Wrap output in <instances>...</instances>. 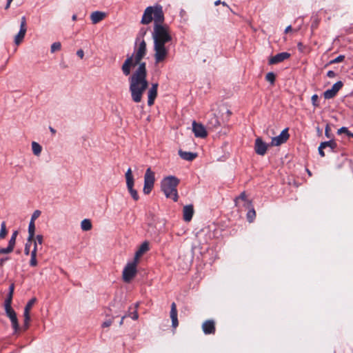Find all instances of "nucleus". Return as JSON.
<instances>
[{
  "label": "nucleus",
  "mask_w": 353,
  "mask_h": 353,
  "mask_svg": "<svg viewBox=\"0 0 353 353\" xmlns=\"http://www.w3.org/2000/svg\"><path fill=\"white\" fill-rule=\"evenodd\" d=\"M154 21L152 39L154 41V58L156 64L166 60L169 55L168 43L172 38L169 27L164 25V14L162 6H148L144 10L141 23L148 25Z\"/></svg>",
  "instance_id": "f257e3e1"
},
{
  "label": "nucleus",
  "mask_w": 353,
  "mask_h": 353,
  "mask_svg": "<svg viewBox=\"0 0 353 353\" xmlns=\"http://www.w3.org/2000/svg\"><path fill=\"white\" fill-rule=\"evenodd\" d=\"M146 43L143 39L136 46L134 53L128 56L124 61L121 70L125 76L130 74L131 67L138 65L137 69L133 72L129 79L130 91L132 99L135 103L141 101L142 96L148 87L147 81L146 63L141 62L146 55Z\"/></svg>",
  "instance_id": "f03ea898"
},
{
  "label": "nucleus",
  "mask_w": 353,
  "mask_h": 353,
  "mask_svg": "<svg viewBox=\"0 0 353 353\" xmlns=\"http://www.w3.org/2000/svg\"><path fill=\"white\" fill-rule=\"evenodd\" d=\"M179 183V180L174 176L165 177L162 180L161 190L167 198L172 199L174 201H177L178 192L176 187Z\"/></svg>",
  "instance_id": "7ed1b4c3"
},
{
  "label": "nucleus",
  "mask_w": 353,
  "mask_h": 353,
  "mask_svg": "<svg viewBox=\"0 0 353 353\" xmlns=\"http://www.w3.org/2000/svg\"><path fill=\"white\" fill-rule=\"evenodd\" d=\"M125 177L126 180V186L129 193L135 201H138L139 199V196L137 191L134 188V179L131 168L128 169L125 174Z\"/></svg>",
  "instance_id": "20e7f679"
},
{
  "label": "nucleus",
  "mask_w": 353,
  "mask_h": 353,
  "mask_svg": "<svg viewBox=\"0 0 353 353\" xmlns=\"http://www.w3.org/2000/svg\"><path fill=\"white\" fill-rule=\"evenodd\" d=\"M154 172L150 168H148L144 175V185L143 191L145 194H149L151 192L154 187Z\"/></svg>",
  "instance_id": "39448f33"
},
{
  "label": "nucleus",
  "mask_w": 353,
  "mask_h": 353,
  "mask_svg": "<svg viewBox=\"0 0 353 353\" xmlns=\"http://www.w3.org/2000/svg\"><path fill=\"white\" fill-rule=\"evenodd\" d=\"M138 261H134L128 263L123 271V279L126 283H130L137 274V265Z\"/></svg>",
  "instance_id": "423d86ee"
},
{
  "label": "nucleus",
  "mask_w": 353,
  "mask_h": 353,
  "mask_svg": "<svg viewBox=\"0 0 353 353\" xmlns=\"http://www.w3.org/2000/svg\"><path fill=\"white\" fill-rule=\"evenodd\" d=\"M192 131L194 134V136L198 138H205L208 136L207 130L205 126L199 123L194 121L192 122Z\"/></svg>",
  "instance_id": "0eeeda50"
},
{
  "label": "nucleus",
  "mask_w": 353,
  "mask_h": 353,
  "mask_svg": "<svg viewBox=\"0 0 353 353\" xmlns=\"http://www.w3.org/2000/svg\"><path fill=\"white\" fill-rule=\"evenodd\" d=\"M289 133H288V129L285 128L279 136H276L275 137H273L272 139L271 145L274 146H279L285 142L287 141V140L289 139Z\"/></svg>",
  "instance_id": "6e6552de"
},
{
  "label": "nucleus",
  "mask_w": 353,
  "mask_h": 353,
  "mask_svg": "<svg viewBox=\"0 0 353 353\" xmlns=\"http://www.w3.org/2000/svg\"><path fill=\"white\" fill-rule=\"evenodd\" d=\"M343 83L341 81L335 83L330 89L327 90L323 93V97L325 99H332L336 96L337 92L341 90L343 87Z\"/></svg>",
  "instance_id": "1a4fd4ad"
},
{
  "label": "nucleus",
  "mask_w": 353,
  "mask_h": 353,
  "mask_svg": "<svg viewBox=\"0 0 353 353\" xmlns=\"http://www.w3.org/2000/svg\"><path fill=\"white\" fill-rule=\"evenodd\" d=\"M37 299L35 297L31 299L28 303L26 304L25 309H24V325L26 327V329L28 327L29 322L30 321V312L33 306V305L36 303Z\"/></svg>",
  "instance_id": "9d476101"
},
{
  "label": "nucleus",
  "mask_w": 353,
  "mask_h": 353,
  "mask_svg": "<svg viewBox=\"0 0 353 353\" xmlns=\"http://www.w3.org/2000/svg\"><path fill=\"white\" fill-rule=\"evenodd\" d=\"M268 145L263 141V140L261 138H257L255 140V145H254V150L257 154L263 156L266 153Z\"/></svg>",
  "instance_id": "9b49d317"
},
{
  "label": "nucleus",
  "mask_w": 353,
  "mask_h": 353,
  "mask_svg": "<svg viewBox=\"0 0 353 353\" xmlns=\"http://www.w3.org/2000/svg\"><path fill=\"white\" fill-rule=\"evenodd\" d=\"M291 54L289 52H283L272 57L269 59V64L274 65L281 63L290 57Z\"/></svg>",
  "instance_id": "f8f14e48"
},
{
  "label": "nucleus",
  "mask_w": 353,
  "mask_h": 353,
  "mask_svg": "<svg viewBox=\"0 0 353 353\" xmlns=\"http://www.w3.org/2000/svg\"><path fill=\"white\" fill-rule=\"evenodd\" d=\"M202 330L205 334H214L216 331L214 320H207L202 324Z\"/></svg>",
  "instance_id": "ddd939ff"
},
{
  "label": "nucleus",
  "mask_w": 353,
  "mask_h": 353,
  "mask_svg": "<svg viewBox=\"0 0 353 353\" xmlns=\"http://www.w3.org/2000/svg\"><path fill=\"white\" fill-rule=\"evenodd\" d=\"M157 88H158V83H153V84H152L151 88L148 90V104L149 106H151L154 104V100L157 96Z\"/></svg>",
  "instance_id": "4468645a"
},
{
  "label": "nucleus",
  "mask_w": 353,
  "mask_h": 353,
  "mask_svg": "<svg viewBox=\"0 0 353 353\" xmlns=\"http://www.w3.org/2000/svg\"><path fill=\"white\" fill-rule=\"evenodd\" d=\"M194 214V208L192 205H188L183 207V220L189 222L192 220Z\"/></svg>",
  "instance_id": "2eb2a0df"
},
{
  "label": "nucleus",
  "mask_w": 353,
  "mask_h": 353,
  "mask_svg": "<svg viewBox=\"0 0 353 353\" xmlns=\"http://www.w3.org/2000/svg\"><path fill=\"white\" fill-rule=\"evenodd\" d=\"M170 318L172 319V327L176 328L179 325V321L177 318L176 305L174 302H173L171 305Z\"/></svg>",
  "instance_id": "dca6fc26"
},
{
  "label": "nucleus",
  "mask_w": 353,
  "mask_h": 353,
  "mask_svg": "<svg viewBox=\"0 0 353 353\" xmlns=\"http://www.w3.org/2000/svg\"><path fill=\"white\" fill-rule=\"evenodd\" d=\"M106 17V14L101 11H95L91 13L90 19L93 24H97L103 20Z\"/></svg>",
  "instance_id": "f3484780"
},
{
  "label": "nucleus",
  "mask_w": 353,
  "mask_h": 353,
  "mask_svg": "<svg viewBox=\"0 0 353 353\" xmlns=\"http://www.w3.org/2000/svg\"><path fill=\"white\" fill-rule=\"evenodd\" d=\"M148 250L149 243L148 241H145L140 245L138 250L136 252L134 259L138 261L139 258Z\"/></svg>",
  "instance_id": "a211bd4d"
},
{
  "label": "nucleus",
  "mask_w": 353,
  "mask_h": 353,
  "mask_svg": "<svg viewBox=\"0 0 353 353\" xmlns=\"http://www.w3.org/2000/svg\"><path fill=\"white\" fill-rule=\"evenodd\" d=\"M246 205H248V208H249V210L246 214V217H247L248 221L250 223H252L256 217V212H255L254 209L252 208V206L250 205V202L244 198V208L246 206Z\"/></svg>",
  "instance_id": "6ab92c4d"
},
{
  "label": "nucleus",
  "mask_w": 353,
  "mask_h": 353,
  "mask_svg": "<svg viewBox=\"0 0 353 353\" xmlns=\"http://www.w3.org/2000/svg\"><path fill=\"white\" fill-rule=\"evenodd\" d=\"M207 125L209 129H216L221 125V123L215 114H212L208 120Z\"/></svg>",
  "instance_id": "aec40b11"
},
{
  "label": "nucleus",
  "mask_w": 353,
  "mask_h": 353,
  "mask_svg": "<svg viewBox=\"0 0 353 353\" xmlns=\"http://www.w3.org/2000/svg\"><path fill=\"white\" fill-rule=\"evenodd\" d=\"M179 154L181 157V158H182L184 160H187V161H192L197 157L196 153H193V152H184V151H182L181 150H180L179 151Z\"/></svg>",
  "instance_id": "412c9836"
},
{
  "label": "nucleus",
  "mask_w": 353,
  "mask_h": 353,
  "mask_svg": "<svg viewBox=\"0 0 353 353\" xmlns=\"http://www.w3.org/2000/svg\"><path fill=\"white\" fill-rule=\"evenodd\" d=\"M34 233H35V225L34 222L32 221H30L29 226H28V242H30L31 241H33V239L34 238Z\"/></svg>",
  "instance_id": "4be33fe9"
},
{
  "label": "nucleus",
  "mask_w": 353,
  "mask_h": 353,
  "mask_svg": "<svg viewBox=\"0 0 353 353\" xmlns=\"http://www.w3.org/2000/svg\"><path fill=\"white\" fill-rule=\"evenodd\" d=\"M26 32V30L20 29L19 32L14 38V43L16 45H19L21 43V42L23 41L25 37Z\"/></svg>",
  "instance_id": "5701e85b"
},
{
  "label": "nucleus",
  "mask_w": 353,
  "mask_h": 353,
  "mask_svg": "<svg viewBox=\"0 0 353 353\" xmlns=\"http://www.w3.org/2000/svg\"><path fill=\"white\" fill-rule=\"evenodd\" d=\"M32 150L34 155L39 156L41 152L42 148L38 143L33 141L32 143Z\"/></svg>",
  "instance_id": "b1692460"
},
{
  "label": "nucleus",
  "mask_w": 353,
  "mask_h": 353,
  "mask_svg": "<svg viewBox=\"0 0 353 353\" xmlns=\"http://www.w3.org/2000/svg\"><path fill=\"white\" fill-rule=\"evenodd\" d=\"M336 143L333 140L321 143V148H330L331 150L335 149L336 148Z\"/></svg>",
  "instance_id": "393cba45"
},
{
  "label": "nucleus",
  "mask_w": 353,
  "mask_h": 353,
  "mask_svg": "<svg viewBox=\"0 0 353 353\" xmlns=\"http://www.w3.org/2000/svg\"><path fill=\"white\" fill-rule=\"evenodd\" d=\"M81 227L83 231H88L92 228V223L89 219H85L81 221Z\"/></svg>",
  "instance_id": "a878e982"
},
{
  "label": "nucleus",
  "mask_w": 353,
  "mask_h": 353,
  "mask_svg": "<svg viewBox=\"0 0 353 353\" xmlns=\"http://www.w3.org/2000/svg\"><path fill=\"white\" fill-rule=\"evenodd\" d=\"M7 230L6 222H2L1 224V230H0V239H4L7 235Z\"/></svg>",
  "instance_id": "bb28decb"
},
{
  "label": "nucleus",
  "mask_w": 353,
  "mask_h": 353,
  "mask_svg": "<svg viewBox=\"0 0 353 353\" xmlns=\"http://www.w3.org/2000/svg\"><path fill=\"white\" fill-rule=\"evenodd\" d=\"M30 266L35 267L37 265V254H35V250L31 252V259L30 261Z\"/></svg>",
  "instance_id": "cd10ccee"
},
{
  "label": "nucleus",
  "mask_w": 353,
  "mask_h": 353,
  "mask_svg": "<svg viewBox=\"0 0 353 353\" xmlns=\"http://www.w3.org/2000/svg\"><path fill=\"white\" fill-rule=\"evenodd\" d=\"M5 311L8 317H10L13 315H15L16 313L14 310L12 308L11 305H4Z\"/></svg>",
  "instance_id": "c85d7f7f"
},
{
  "label": "nucleus",
  "mask_w": 353,
  "mask_h": 353,
  "mask_svg": "<svg viewBox=\"0 0 353 353\" xmlns=\"http://www.w3.org/2000/svg\"><path fill=\"white\" fill-rule=\"evenodd\" d=\"M11 322H12V327L14 329L15 331H17L18 330V327H19V324H18V321H17V314L15 315H13L10 317H9Z\"/></svg>",
  "instance_id": "c756f323"
},
{
  "label": "nucleus",
  "mask_w": 353,
  "mask_h": 353,
  "mask_svg": "<svg viewBox=\"0 0 353 353\" xmlns=\"http://www.w3.org/2000/svg\"><path fill=\"white\" fill-rule=\"evenodd\" d=\"M61 45L60 42H54L51 46V52H54L61 50Z\"/></svg>",
  "instance_id": "7c9ffc66"
},
{
  "label": "nucleus",
  "mask_w": 353,
  "mask_h": 353,
  "mask_svg": "<svg viewBox=\"0 0 353 353\" xmlns=\"http://www.w3.org/2000/svg\"><path fill=\"white\" fill-rule=\"evenodd\" d=\"M265 79L270 82L271 83H274L275 81V75L273 72H269L266 74Z\"/></svg>",
  "instance_id": "2f4dec72"
},
{
  "label": "nucleus",
  "mask_w": 353,
  "mask_h": 353,
  "mask_svg": "<svg viewBox=\"0 0 353 353\" xmlns=\"http://www.w3.org/2000/svg\"><path fill=\"white\" fill-rule=\"evenodd\" d=\"M32 242H33V241L28 242V239H27V242L26 243L25 249H24V253L26 255H28L30 254V246L32 244Z\"/></svg>",
  "instance_id": "473e14b6"
},
{
  "label": "nucleus",
  "mask_w": 353,
  "mask_h": 353,
  "mask_svg": "<svg viewBox=\"0 0 353 353\" xmlns=\"http://www.w3.org/2000/svg\"><path fill=\"white\" fill-rule=\"evenodd\" d=\"M12 297H13V293H11V292H8L7 298L5 300L4 305H11L12 304Z\"/></svg>",
  "instance_id": "72a5a7b5"
},
{
  "label": "nucleus",
  "mask_w": 353,
  "mask_h": 353,
  "mask_svg": "<svg viewBox=\"0 0 353 353\" xmlns=\"http://www.w3.org/2000/svg\"><path fill=\"white\" fill-rule=\"evenodd\" d=\"M13 251V249L8 245L6 248H0V254H9Z\"/></svg>",
  "instance_id": "f704fd0d"
},
{
  "label": "nucleus",
  "mask_w": 353,
  "mask_h": 353,
  "mask_svg": "<svg viewBox=\"0 0 353 353\" xmlns=\"http://www.w3.org/2000/svg\"><path fill=\"white\" fill-rule=\"evenodd\" d=\"M345 59V56L344 55H339L336 58H335L334 59L330 61L331 63H340L341 61H343Z\"/></svg>",
  "instance_id": "c9c22d12"
},
{
  "label": "nucleus",
  "mask_w": 353,
  "mask_h": 353,
  "mask_svg": "<svg viewBox=\"0 0 353 353\" xmlns=\"http://www.w3.org/2000/svg\"><path fill=\"white\" fill-rule=\"evenodd\" d=\"M41 211H40V210H35V211L33 212L32 215V217H31V220H30V221H34H34H35L37 218H39V216L41 215Z\"/></svg>",
  "instance_id": "e433bc0d"
},
{
  "label": "nucleus",
  "mask_w": 353,
  "mask_h": 353,
  "mask_svg": "<svg viewBox=\"0 0 353 353\" xmlns=\"http://www.w3.org/2000/svg\"><path fill=\"white\" fill-rule=\"evenodd\" d=\"M127 316L131 317L133 320H137L139 318V314L137 310H134V312L129 313Z\"/></svg>",
  "instance_id": "4c0bfd02"
},
{
  "label": "nucleus",
  "mask_w": 353,
  "mask_h": 353,
  "mask_svg": "<svg viewBox=\"0 0 353 353\" xmlns=\"http://www.w3.org/2000/svg\"><path fill=\"white\" fill-rule=\"evenodd\" d=\"M43 237L41 234H38L36 236L35 240L33 239V241H37V243L41 245L43 243Z\"/></svg>",
  "instance_id": "58836bf2"
},
{
  "label": "nucleus",
  "mask_w": 353,
  "mask_h": 353,
  "mask_svg": "<svg viewBox=\"0 0 353 353\" xmlns=\"http://www.w3.org/2000/svg\"><path fill=\"white\" fill-rule=\"evenodd\" d=\"M20 29H23V30H27V29H26V19L25 17H23L21 18Z\"/></svg>",
  "instance_id": "ea45409f"
},
{
  "label": "nucleus",
  "mask_w": 353,
  "mask_h": 353,
  "mask_svg": "<svg viewBox=\"0 0 353 353\" xmlns=\"http://www.w3.org/2000/svg\"><path fill=\"white\" fill-rule=\"evenodd\" d=\"M15 243H16V239H14V238H10V239L8 242V246H10V248H12L14 250Z\"/></svg>",
  "instance_id": "a19ab883"
},
{
  "label": "nucleus",
  "mask_w": 353,
  "mask_h": 353,
  "mask_svg": "<svg viewBox=\"0 0 353 353\" xmlns=\"http://www.w3.org/2000/svg\"><path fill=\"white\" fill-rule=\"evenodd\" d=\"M112 323V320H110H110H107V321H104L103 323L102 327H108L111 325Z\"/></svg>",
  "instance_id": "79ce46f5"
},
{
  "label": "nucleus",
  "mask_w": 353,
  "mask_h": 353,
  "mask_svg": "<svg viewBox=\"0 0 353 353\" xmlns=\"http://www.w3.org/2000/svg\"><path fill=\"white\" fill-rule=\"evenodd\" d=\"M318 100V96L316 94H314L312 97V104L314 105V106H317V104H316V101Z\"/></svg>",
  "instance_id": "37998d69"
},
{
  "label": "nucleus",
  "mask_w": 353,
  "mask_h": 353,
  "mask_svg": "<svg viewBox=\"0 0 353 353\" xmlns=\"http://www.w3.org/2000/svg\"><path fill=\"white\" fill-rule=\"evenodd\" d=\"M347 132V128L346 127H342L340 129L338 130L337 133L339 134H341L342 133H346Z\"/></svg>",
  "instance_id": "c03bdc74"
},
{
  "label": "nucleus",
  "mask_w": 353,
  "mask_h": 353,
  "mask_svg": "<svg viewBox=\"0 0 353 353\" xmlns=\"http://www.w3.org/2000/svg\"><path fill=\"white\" fill-rule=\"evenodd\" d=\"M325 148H321V143L320 144L319 147V154L323 157H325V152L323 151V150L325 149Z\"/></svg>",
  "instance_id": "a18cd8bd"
},
{
  "label": "nucleus",
  "mask_w": 353,
  "mask_h": 353,
  "mask_svg": "<svg viewBox=\"0 0 353 353\" xmlns=\"http://www.w3.org/2000/svg\"><path fill=\"white\" fill-rule=\"evenodd\" d=\"M77 54L78 57H79L81 59H83V56H84V52H83V50L80 49L79 50H77Z\"/></svg>",
  "instance_id": "49530a36"
},
{
  "label": "nucleus",
  "mask_w": 353,
  "mask_h": 353,
  "mask_svg": "<svg viewBox=\"0 0 353 353\" xmlns=\"http://www.w3.org/2000/svg\"><path fill=\"white\" fill-rule=\"evenodd\" d=\"M327 75L330 78H334L336 75L335 72L332 70H329L327 73Z\"/></svg>",
  "instance_id": "de8ad7c7"
},
{
  "label": "nucleus",
  "mask_w": 353,
  "mask_h": 353,
  "mask_svg": "<svg viewBox=\"0 0 353 353\" xmlns=\"http://www.w3.org/2000/svg\"><path fill=\"white\" fill-rule=\"evenodd\" d=\"M330 130V128L328 125H326L325 130V134L327 138H330L329 132Z\"/></svg>",
  "instance_id": "09e8293b"
},
{
  "label": "nucleus",
  "mask_w": 353,
  "mask_h": 353,
  "mask_svg": "<svg viewBox=\"0 0 353 353\" xmlns=\"http://www.w3.org/2000/svg\"><path fill=\"white\" fill-rule=\"evenodd\" d=\"M7 260H8V257L0 259V268L3 265L5 261H6Z\"/></svg>",
  "instance_id": "8fccbe9b"
},
{
  "label": "nucleus",
  "mask_w": 353,
  "mask_h": 353,
  "mask_svg": "<svg viewBox=\"0 0 353 353\" xmlns=\"http://www.w3.org/2000/svg\"><path fill=\"white\" fill-rule=\"evenodd\" d=\"M146 32H147V30L145 28H141L139 32V34H141L142 36V37H143L145 36V34H146Z\"/></svg>",
  "instance_id": "3c124183"
},
{
  "label": "nucleus",
  "mask_w": 353,
  "mask_h": 353,
  "mask_svg": "<svg viewBox=\"0 0 353 353\" xmlns=\"http://www.w3.org/2000/svg\"><path fill=\"white\" fill-rule=\"evenodd\" d=\"M14 284L12 283L9 287V292L14 293Z\"/></svg>",
  "instance_id": "603ef678"
},
{
  "label": "nucleus",
  "mask_w": 353,
  "mask_h": 353,
  "mask_svg": "<svg viewBox=\"0 0 353 353\" xmlns=\"http://www.w3.org/2000/svg\"><path fill=\"white\" fill-rule=\"evenodd\" d=\"M243 201V193H241L239 196L236 199L235 201L239 202V201Z\"/></svg>",
  "instance_id": "864d4df0"
},
{
  "label": "nucleus",
  "mask_w": 353,
  "mask_h": 353,
  "mask_svg": "<svg viewBox=\"0 0 353 353\" xmlns=\"http://www.w3.org/2000/svg\"><path fill=\"white\" fill-rule=\"evenodd\" d=\"M32 243L34 244V248H33L32 250H35V254H37V241H33Z\"/></svg>",
  "instance_id": "5fc2aeb1"
},
{
  "label": "nucleus",
  "mask_w": 353,
  "mask_h": 353,
  "mask_svg": "<svg viewBox=\"0 0 353 353\" xmlns=\"http://www.w3.org/2000/svg\"><path fill=\"white\" fill-rule=\"evenodd\" d=\"M17 234H18V232L17 231H14L12 233L11 238H14V239H16L17 236Z\"/></svg>",
  "instance_id": "6e6d98bb"
},
{
  "label": "nucleus",
  "mask_w": 353,
  "mask_h": 353,
  "mask_svg": "<svg viewBox=\"0 0 353 353\" xmlns=\"http://www.w3.org/2000/svg\"><path fill=\"white\" fill-rule=\"evenodd\" d=\"M291 30H292V26H288V27H286V28H285V33H288V32H289Z\"/></svg>",
  "instance_id": "4d7b16f0"
},
{
  "label": "nucleus",
  "mask_w": 353,
  "mask_h": 353,
  "mask_svg": "<svg viewBox=\"0 0 353 353\" xmlns=\"http://www.w3.org/2000/svg\"><path fill=\"white\" fill-rule=\"evenodd\" d=\"M221 3V1L220 0H218L215 2V5L217 6L219 4ZM222 4L225 6H227L226 3L225 2H222Z\"/></svg>",
  "instance_id": "13d9d810"
},
{
  "label": "nucleus",
  "mask_w": 353,
  "mask_h": 353,
  "mask_svg": "<svg viewBox=\"0 0 353 353\" xmlns=\"http://www.w3.org/2000/svg\"><path fill=\"white\" fill-rule=\"evenodd\" d=\"M13 0H8L7 4H6V9H8L10 7V3H11V2Z\"/></svg>",
  "instance_id": "bf43d9fd"
},
{
  "label": "nucleus",
  "mask_w": 353,
  "mask_h": 353,
  "mask_svg": "<svg viewBox=\"0 0 353 353\" xmlns=\"http://www.w3.org/2000/svg\"><path fill=\"white\" fill-rule=\"evenodd\" d=\"M126 316H127V315H124V316H122V318H121V321H120V323H119V325H123V320H124V319H125Z\"/></svg>",
  "instance_id": "052dcab7"
},
{
  "label": "nucleus",
  "mask_w": 353,
  "mask_h": 353,
  "mask_svg": "<svg viewBox=\"0 0 353 353\" xmlns=\"http://www.w3.org/2000/svg\"><path fill=\"white\" fill-rule=\"evenodd\" d=\"M50 130L52 134H54L56 132L55 130L52 127H50Z\"/></svg>",
  "instance_id": "680f3d73"
},
{
  "label": "nucleus",
  "mask_w": 353,
  "mask_h": 353,
  "mask_svg": "<svg viewBox=\"0 0 353 353\" xmlns=\"http://www.w3.org/2000/svg\"><path fill=\"white\" fill-rule=\"evenodd\" d=\"M139 305V303H135V305H134V310L137 311V308H138Z\"/></svg>",
  "instance_id": "e2e57ef3"
},
{
  "label": "nucleus",
  "mask_w": 353,
  "mask_h": 353,
  "mask_svg": "<svg viewBox=\"0 0 353 353\" xmlns=\"http://www.w3.org/2000/svg\"><path fill=\"white\" fill-rule=\"evenodd\" d=\"M348 137H351V134H352L353 133L350 132L348 130H347V132L345 133Z\"/></svg>",
  "instance_id": "0e129e2a"
},
{
  "label": "nucleus",
  "mask_w": 353,
  "mask_h": 353,
  "mask_svg": "<svg viewBox=\"0 0 353 353\" xmlns=\"http://www.w3.org/2000/svg\"><path fill=\"white\" fill-rule=\"evenodd\" d=\"M72 19L73 21L77 20V15L76 14H73L72 17Z\"/></svg>",
  "instance_id": "69168bd1"
},
{
  "label": "nucleus",
  "mask_w": 353,
  "mask_h": 353,
  "mask_svg": "<svg viewBox=\"0 0 353 353\" xmlns=\"http://www.w3.org/2000/svg\"><path fill=\"white\" fill-rule=\"evenodd\" d=\"M307 172L310 175H311V172H310V170H307Z\"/></svg>",
  "instance_id": "338daca9"
},
{
  "label": "nucleus",
  "mask_w": 353,
  "mask_h": 353,
  "mask_svg": "<svg viewBox=\"0 0 353 353\" xmlns=\"http://www.w3.org/2000/svg\"><path fill=\"white\" fill-rule=\"evenodd\" d=\"M351 137H352V138H353V134H351Z\"/></svg>",
  "instance_id": "774afa93"
}]
</instances>
